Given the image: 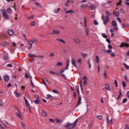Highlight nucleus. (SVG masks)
Returning <instances> with one entry per match:
<instances>
[{
    "instance_id": "nucleus-1",
    "label": "nucleus",
    "mask_w": 129,
    "mask_h": 129,
    "mask_svg": "<svg viewBox=\"0 0 129 129\" xmlns=\"http://www.w3.org/2000/svg\"><path fill=\"white\" fill-rule=\"evenodd\" d=\"M76 89H77V92L79 95V100L77 104L76 105V107H78V106L81 104L82 99L81 96H80V92H79V85L76 86Z\"/></svg>"
},
{
    "instance_id": "nucleus-2",
    "label": "nucleus",
    "mask_w": 129,
    "mask_h": 129,
    "mask_svg": "<svg viewBox=\"0 0 129 129\" xmlns=\"http://www.w3.org/2000/svg\"><path fill=\"white\" fill-rule=\"evenodd\" d=\"M1 12L4 19L5 20H10V17L8 16V14H7V12L5 9L2 10Z\"/></svg>"
},
{
    "instance_id": "nucleus-3",
    "label": "nucleus",
    "mask_w": 129,
    "mask_h": 129,
    "mask_svg": "<svg viewBox=\"0 0 129 129\" xmlns=\"http://www.w3.org/2000/svg\"><path fill=\"white\" fill-rule=\"evenodd\" d=\"M106 14L107 15L106 16V20H104V24L105 25H106L107 23H109V16H110V13L108 11H106Z\"/></svg>"
},
{
    "instance_id": "nucleus-4",
    "label": "nucleus",
    "mask_w": 129,
    "mask_h": 129,
    "mask_svg": "<svg viewBox=\"0 0 129 129\" xmlns=\"http://www.w3.org/2000/svg\"><path fill=\"white\" fill-rule=\"evenodd\" d=\"M25 99V104L27 107V108L29 109V111L31 112V109H30V103H29V102L28 101V100L24 97Z\"/></svg>"
},
{
    "instance_id": "nucleus-5",
    "label": "nucleus",
    "mask_w": 129,
    "mask_h": 129,
    "mask_svg": "<svg viewBox=\"0 0 129 129\" xmlns=\"http://www.w3.org/2000/svg\"><path fill=\"white\" fill-rule=\"evenodd\" d=\"M111 25L113 27H115L114 28V30H115V31H117V23L115 21H113L111 23Z\"/></svg>"
},
{
    "instance_id": "nucleus-6",
    "label": "nucleus",
    "mask_w": 129,
    "mask_h": 129,
    "mask_svg": "<svg viewBox=\"0 0 129 129\" xmlns=\"http://www.w3.org/2000/svg\"><path fill=\"white\" fill-rule=\"evenodd\" d=\"M71 63L73 66L75 67V68H77V65L76 64V61H75V59H71Z\"/></svg>"
},
{
    "instance_id": "nucleus-7",
    "label": "nucleus",
    "mask_w": 129,
    "mask_h": 129,
    "mask_svg": "<svg viewBox=\"0 0 129 129\" xmlns=\"http://www.w3.org/2000/svg\"><path fill=\"white\" fill-rule=\"evenodd\" d=\"M74 41L75 43H77V44H80L81 43V40L76 37L74 38Z\"/></svg>"
},
{
    "instance_id": "nucleus-8",
    "label": "nucleus",
    "mask_w": 129,
    "mask_h": 129,
    "mask_svg": "<svg viewBox=\"0 0 129 129\" xmlns=\"http://www.w3.org/2000/svg\"><path fill=\"white\" fill-rule=\"evenodd\" d=\"M28 43L29 45H30V47L28 48V49H32V47H33V44L35 43V41H28Z\"/></svg>"
},
{
    "instance_id": "nucleus-9",
    "label": "nucleus",
    "mask_w": 129,
    "mask_h": 129,
    "mask_svg": "<svg viewBox=\"0 0 129 129\" xmlns=\"http://www.w3.org/2000/svg\"><path fill=\"white\" fill-rule=\"evenodd\" d=\"M60 31L58 30H54L52 33H49V35H54V34H59Z\"/></svg>"
},
{
    "instance_id": "nucleus-10",
    "label": "nucleus",
    "mask_w": 129,
    "mask_h": 129,
    "mask_svg": "<svg viewBox=\"0 0 129 129\" xmlns=\"http://www.w3.org/2000/svg\"><path fill=\"white\" fill-rule=\"evenodd\" d=\"M14 30H13V29H9L8 31V33L10 36H13V35H14Z\"/></svg>"
},
{
    "instance_id": "nucleus-11",
    "label": "nucleus",
    "mask_w": 129,
    "mask_h": 129,
    "mask_svg": "<svg viewBox=\"0 0 129 129\" xmlns=\"http://www.w3.org/2000/svg\"><path fill=\"white\" fill-rule=\"evenodd\" d=\"M42 80L43 81V83L44 85H45V86H47V84L46 83V82H47V83H50L49 81H48V80H47L45 78L42 79Z\"/></svg>"
},
{
    "instance_id": "nucleus-12",
    "label": "nucleus",
    "mask_w": 129,
    "mask_h": 129,
    "mask_svg": "<svg viewBox=\"0 0 129 129\" xmlns=\"http://www.w3.org/2000/svg\"><path fill=\"white\" fill-rule=\"evenodd\" d=\"M4 79L6 82H8V81H10V78L9 77V76H5Z\"/></svg>"
},
{
    "instance_id": "nucleus-13",
    "label": "nucleus",
    "mask_w": 129,
    "mask_h": 129,
    "mask_svg": "<svg viewBox=\"0 0 129 129\" xmlns=\"http://www.w3.org/2000/svg\"><path fill=\"white\" fill-rule=\"evenodd\" d=\"M70 64V60L67 59V66L64 69V70H67L68 69V67H69V64Z\"/></svg>"
},
{
    "instance_id": "nucleus-14",
    "label": "nucleus",
    "mask_w": 129,
    "mask_h": 129,
    "mask_svg": "<svg viewBox=\"0 0 129 129\" xmlns=\"http://www.w3.org/2000/svg\"><path fill=\"white\" fill-rule=\"evenodd\" d=\"M24 77L25 78H26V79H29V77H30V78H32V77L30 76V74H28L27 73H25Z\"/></svg>"
},
{
    "instance_id": "nucleus-15",
    "label": "nucleus",
    "mask_w": 129,
    "mask_h": 129,
    "mask_svg": "<svg viewBox=\"0 0 129 129\" xmlns=\"http://www.w3.org/2000/svg\"><path fill=\"white\" fill-rule=\"evenodd\" d=\"M89 9H90V11H94V10H95V9H96V6L95 5H93V6H89Z\"/></svg>"
},
{
    "instance_id": "nucleus-16",
    "label": "nucleus",
    "mask_w": 129,
    "mask_h": 129,
    "mask_svg": "<svg viewBox=\"0 0 129 129\" xmlns=\"http://www.w3.org/2000/svg\"><path fill=\"white\" fill-rule=\"evenodd\" d=\"M120 47L121 48H122V47H128V44L126 43H122L121 45H120Z\"/></svg>"
},
{
    "instance_id": "nucleus-17",
    "label": "nucleus",
    "mask_w": 129,
    "mask_h": 129,
    "mask_svg": "<svg viewBox=\"0 0 129 129\" xmlns=\"http://www.w3.org/2000/svg\"><path fill=\"white\" fill-rule=\"evenodd\" d=\"M106 120H107V123H108V124H111L112 123V119H110L109 121L108 116L106 117Z\"/></svg>"
},
{
    "instance_id": "nucleus-18",
    "label": "nucleus",
    "mask_w": 129,
    "mask_h": 129,
    "mask_svg": "<svg viewBox=\"0 0 129 129\" xmlns=\"http://www.w3.org/2000/svg\"><path fill=\"white\" fill-rule=\"evenodd\" d=\"M73 123H70V122H67L66 123V127H70V126H73Z\"/></svg>"
},
{
    "instance_id": "nucleus-19",
    "label": "nucleus",
    "mask_w": 129,
    "mask_h": 129,
    "mask_svg": "<svg viewBox=\"0 0 129 129\" xmlns=\"http://www.w3.org/2000/svg\"><path fill=\"white\" fill-rule=\"evenodd\" d=\"M14 94L15 96H16V97H20V96H21V94L18 93V91H15L14 92Z\"/></svg>"
},
{
    "instance_id": "nucleus-20",
    "label": "nucleus",
    "mask_w": 129,
    "mask_h": 129,
    "mask_svg": "<svg viewBox=\"0 0 129 129\" xmlns=\"http://www.w3.org/2000/svg\"><path fill=\"white\" fill-rule=\"evenodd\" d=\"M95 61L96 63H99V57H98V56H95Z\"/></svg>"
},
{
    "instance_id": "nucleus-21",
    "label": "nucleus",
    "mask_w": 129,
    "mask_h": 129,
    "mask_svg": "<svg viewBox=\"0 0 129 129\" xmlns=\"http://www.w3.org/2000/svg\"><path fill=\"white\" fill-rule=\"evenodd\" d=\"M105 89H106V90H108V91H110V88H109V85L108 84H106L105 85Z\"/></svg>"
},
{
    "instance_id": "nucleus-22",
    "label": "nucleus",
    "mask_w": 129,
    "mask_h": 129,
    "mask_svg": "<svg viewBox=\"0 0 129 129\" xmlns=\"http://www.w3.org/2000/svg\"><path fill=\"white\" fill-rule=\"evenodd\" d=\"M34 102L35 103V104H40V99H36L34 101Z\"/></svg>"
},
{
    "instance_id": "nucleus-23",
    "label": "nucleus",
    "mask_w": 129,
    "mask_h": 129,
    "mask_svg": "<svg viewBox=\"0 0 129 129\" xmlns=\"http://www.w3.org/2000/svg\"><path fill=\"white\" fill-rule=\"evenodd\" d=\"M77 121H78V119H76L75 121L74 124H73V126L70 128H69V129L74 128V127H75V125H76V123H77Z\"/></svg>"
},
{
    "instance_id": "nucleus-24",
    "label": "nucleus",
    "mask_w": 129,
    "mask_h": 129,
    "mask_svg": "<svg viewBox=\"0 0 129 129\" xmlns=\"http://www.w3.org/2000/svg\"><path fill=\"white\" fill-rule=\"evenodd\" d=\"M21 125L22 126H23V127H24V128L27 129L28 128V126H27V125H26V124H25V123L24 122H21Z\"/></svg>"
},
{
    "instance_id": "nucleus-25",
    "label": "nucleus",
    "mask_w": 129,
    "mask_h": 129,
    "mask_svg": "<svg viewBox=\"0 0 129 129\" xmlns=\"http://www.w3.org/2000/svg\"><path fill=\"white\" fill-rule=\"evenodd\" d=\"M34 4H35L36 7H37V8H41L42 7L41 4H40V3H39L38 2H35Z\"/></svg>"
},
{
    "instance_id": "nucleus-26",
    "label": "nucleus",
    "mask_w": 129,
    "mask_h": 129,
    "mask_svg": "<svg viewBox=\"0 0 129 129\" xmlns=\"http://www.w3.org/2000/svg\"><path fill=\"white\" fill-rule=\"evenodd\" d=\"M2 45L4 46V47H7V46H9V42H3Z\"/></svg>"
},
{
    "instance_id": "nucleus-27",
    "label": "nucleus",
    "mask_w": 129,
    "mask_h": 129,
    "mask_svg": "<svg viewBox=\"0 0 129 129\" xmlns=\"http://www.w3.org/2000/svg\"><path fill=\"white\" fill-rule=\"evenodd\" d=\"M12 12L13 11H12V10L10 8H8L7 9V14H12Z\"/></svg>"
},
{
    "instance_id": "nucleus-28",
    "label": "nucleus",
    "mask_w": 129,
    "mask_h": 129,
    "mask_svg": "<svg viewBox=\"0 0 129 129\" xmlns=\"http://www.w3.org/2000/svg\"><path fill=\"white\" fill-rule=\"evenodd\" d=\"M56 41H58V42H60V43H63V44H65V41L63 40L62 39H56Z\"/></svg>"
},
{
    "instance_id": "nucleus-29",
    "label": "nucleus",
    "mask_w": 129,
    "mask_h": 129,
    "mask_svg": "<svg viewBox=\"0 0 129 129\" xmlns=\"http://www.w3.org/2000/svg\"><path fill=\"white\" fill-rule=\"evenodd\" d=\"M87 7H88V5L86 4H82L81 6V9H83V8H87Z\"/></svg>"
},
{
    "instance_id": "nucleus-30",
    "label": "nucleus",
    "mask_w": 129,
    "mask_h": 129,
    "mask_svg": "<svg viewBox=\"0 0 129 129\" xmlns=\"http://www.w3.org/2000/svg\"><path fill=\"white\" fill-rule=\"evenodd\" d=\"M88 65L89 66V69H91V63H90V59H88Z\"/></svg>"
},
{
    "instance_id": "nucleus-31",
    "label": "nucleus",
    "mask_w": 129,
    "mask_h": 129,
    "mask_svg": "<svg viewBox=\"0 0 129 129\" xmlns=\"http://www.w3.org/2000/svg\"><path fill=\"white\" fill-rule=\"evenodd\" d=\"M66 14H74V11L72 10H69L66 12Z\"/></svg>"
},
{
    "instance_id": "nucleus-32",
    "label": "nucleus",
    "mask_w": 129,
    "mask_h": 129,
    "mask_svg": "<svg viewBox=\"0 0 129 129\" xmlns=\"http://www.w3.org/2000/svg\"><path fill=\"white\" fill-rule=\"evenodd\" d=\"M124 79H125V81H126L127 82H129V80H128V79H127V77L126 76V74L124 75Z\"/></svg>"
},
{
    "instance_id": "nucleus-33",
    "label": "nucleus",
    "mask_w": 129,
    "mask_h": 129,
    "mask_svg": "<svg viewBox=\"0 0 129 129\" xmlns=\"http://www.w3.org/2000/svg\"><path fill=\"white\" fill-rule=\"evenodd\" d=\"M56 121L57 122V123H61V122H62V120L59 119V118H57L56 119Z\"/></svg>"
},
{
    "instance_id": "nucleus-34",
    "label": "nucleus",
    "mask_w": 129,
    "mask_h": 129,
    "mask_svg": "<svg viewBox=\"0 0 129 129\" xmlns=\"http://www.w3.org/2000/svg\"><path fill=\"white\" fill-rule=\"evenodd\" d=\"M60 10V8H58L57 9V10H54V14H58V13H59Z\"/></svg>"
},
{
    "instance_id": "nucleus-35",
    "label": "nucleus",
    "mask_w": 129,
    "mask_h": 129,
    "mask_svg": "<svg viewBox=\"0 0 129 129\" xmlns=\"http://www.w3.org/2000/svg\"><path fill=\"white\" fill-rule=\"evenodd\" d=\"M70 4V0H68L66 3L65 4L66 7H68Z\"/></svg>"
},
{
    "instance_id": "nucleus-36",
    "label": "nucleus",
    "mask_w": 129,
    "mask_h": 129,
    "mask_svg": "<svg viewBox=\"0 0 129 129\" xmlns=\"http://www.w3.org/2000/svg\"><path fill=\"white\" fill-rule=\"evenodd\" d=\"M47 98H48V99H51L52 98H53V96H52L50 94H48L47 95Z\"/></svg>"
},
{
    "instance_id": "nucleus-37",
    "label": "nucleus",
    "mask_w": 129,
    "mask_h": 129,
    "mask_svg": "<svg viewBox=\"0 0 129 129\" xmlns=\"http://www.w3.org/2000/svg\"><path fill=\"white\" fill-rule=\"evenodd\" d=\"M34 17L35 16H34V15H31L30 17L27 18V20H31L32 19H34Z\"/></svg>"
},
{
    "instance_id": "nucleus-38",
    "label": "nucleus",
    "mask_w": 129,
    "mask_h": 129,
    "mask_svg": "<svg viewBox=\"0 0 129 129\" xmlns=\"http://www.w3.org/2000/svg\"><path fill=\"white\" fill-rule=\"evenodd\" d=\"M81 55L83 56L84 58L87 57V53H81Z\"/></svg>"
},
{
    "instance_id": "nucleus-39",
    "label": "nucleus",
    "mask_w": 129,
    "mask_h": 129,
    "mask_svg": "<svg viewBox=\"0 0 129 129\" xmlns=\"http://www.w3.org/2000/svg\"><path fill=\"white\" fill-rule=\"evenodd\" d=\"M17 116H19L20 118H22V116L21 115V113L19 112V113H16Z\"/></svg>"
},
{
    "instance_id": "nucleus-40",
    "label": "nucleus",
    "mask_w": 129,
    "mask_h": 129,
    "mask_svg": "<svg viewBox=\"0 0 129 129\" xmlns=\"http://www.w3.org/2000/svg\"><path fill=\"white\" fill-rule=\"evenodd\" d=\"M122 87H125V86H126V84L125 83V82L124 81H122Z\"/></svg>"
},
{
    "instance_id": "nucleus-41",
    "label": "nucleus",
    "mask_w": 129,
    "mask_h": 129,
    "mask_svg": "<svg viewBox=\"0 0 129 129\" xmlns=\"http://www.w3.org/2000/svg\"><path fill=\"white\" fill-rule=\"evenodd\" d=\"M82 80H80V86L81 87V90H82Z\"/></svg>"
},
{
    "instance_id": "nucleus-42",
    "label": "nucleus",
    "mask_w": 129,
    "mask_h": 129,
    "mask_svg": "<svg viewBox=\"0 0 129 129\" xmlns=\"http://www.w3.org/2000/svg\"><path fill=\"white\" fill-rule=\"evenodd\" d=\"M123 65H124V67L126 68V69H129V66H127V64H126V63H123Z\"/></svg>"
},
{
    "instance_id": "nucleus-43",
    "label": "nucleus",
    "mask_w": 129,
    "mask_h": 129,
    "mask_svg": "<svg viewBox=\"0 0 129 129\" xmlns=\"http://www.w3.org/2000/svg\"><path fill=\"white\" fill-rule=\"evenodd\" d=\"M86 34L88 36L89 35V30L88 28H87L86 30H85Z\"/></svg>"
},
{
    "instance_id": "nucleus-44",
    "label": "nucleus",
    "mask_w": 129,
    "mask_h": 129,
    "mask_svg": "<svg viewBox=\"0 0 129 129\" xmlns=\"http://www.w3.org/2000/svg\"><path fill=\"white\" fill-rule=\"evenodd\" d=\"M42 114H43V115H44V116H47V113H46L45 111H42Z\"/></svg>"
},
{
    "instance_id": "nucleus-45",
    "label": "nucleus",
    "mask_w": 129,
    "mask_h": 129,
    "mask_svg": "<svg viewBox=\"0 0 129 129\" xmlns=\"http://www.w3.org/2000/svg\"><path fill=\"white\" fill-rule=\"evenodd\" d=\"M29 57H37V56L35 54H32L31 53H30L29 54Z\"/></svg>"
},
{
    "instance_id": "nucleus-46",
    "label": "nucleus",
    "mask_w": 129,
    "mask_h": 129,
    "mask_svg": "<svg viewBox=\"0 0 129 129\" xmlns=\"http://www.w3.org/2000/svg\"><path fill=\"white\" fill-rule=\"evenodd\" d=\"M56 65L60 67V66H62V63L61 62H58L57 63Z\"/></svg>"
},
{
    "instance_id": "nucleus-47",
    "label": "nucleus",
    "mask_w": 129,
    "mask_h": 129,
    "mask_svg": "<svg viewBox=\"0 0 129 129\" xmlns=\"http://www.w3.org/2000/svg\"><path fill=\"white\" fill-rule=\"evenodd\" d=\"M50 57H54L55 56V53L54 52H51L49 54Z\"/></svg>"
},
{
    "instance_id": "nucleus-48",
    "label": "nucleus",
    "mask_w": 129,
    "mask_h": 129,
    "mask_svg": "<svg viewBox=\"0 0 129 129\" xmlns=\"http://www.w3.org/2000/svg\"><path fill=\"white\" fill-rule=\"evenodd\" d=\"M120 12L122 14H124L125 13V11L124 10H123L122 9H120Z\"/></svg>"
},
{
    "instance_id": "nucleus-49",
    "label": "nucleus",
    "mask_w": 129,
    "mask_h": 129,
    "mask_svg": "<svg viewBox=\"0 0 129 129\" xmlns=\"http://www.w3.org/2000/svg\"><path fill=\"white\" fill-rule=\"evenodd\" d=\"M114 84L116 87H118V85H117V81H116V80H114Z\"/></svg>"
},
{
    "instance_id": "nucleus-50",
    "label": "nucleus",
    "mask_w": 129,
    "mask_h": 129,
    "mask_svg": "<svg viewBox=\"0 0 129 129\" xmlns=\"http://www.w3.org/2000/svg\"><path fill=\"white\" fill-rule=\"evenodd\" d=\"M102 36L103 38H107V35L105 34V33H103Z\"/></svg>"
},
{
    "instance_id": "nucleus-51",
    "label": "nucleus",
    "mask_w": 129,
    "mask_h": 129,
    "mask_svg": "<svg viewBox=\"0 0 129 129\" xmlns=\"http://www.w3.org/2000/svg\"><path fill=\"white\" fill-rule=\"evenodd\" d=\"M94 24L95 25V26H97V25H98V22H97V21L94 20Z\"/></svg>"
},
{
    "instance_id": "nucleus-52",
    "label": "nucleus",
    "mask_w": 129,
    "mask_h": 129,
    "mask_svg": "<svg viewBox=\"0 0 129 129\" xmlns=\"http://www.w3.org/2000/svg\"><path fill=\"white\" fill-rule=\"evenodd\" d=\"M78 63H80V64H81L82 63V59L81 58H80L78 60Z\"/></svg>"
},
{
    "instance_id": "nucleus-53",
    "label": "nucleus",
    "mask_w": 129,
    "mask_h": 129,
    "mask_svg": "<svg viewBox=\"0 0 129 129\" xmlns=\"http://www.w3.org/2000/svg\"><path fill=\"white\" fill-rule=\"evenodd\" d=\"M4 60H9V56H4Z\"/></svg>"
},
{
    "instance_id": "nucleus-54",
    "label": "nucleus",
    "mask_w": 129,
    "mask_h": 129,
    "mask_svg": "<svg viewBox=\"0 0 129 129\" xmlns=\"http://www.w3.org/2000/svg\"><path fill=\"white\" fill-rule=\"evenodd\" d=\"M97 118L98 119H101V118H102V117L101 116V115H98V116H97Z\"/></svg>"
},
{
    "instance_id": "nucleus-55",
    "label": "nucleus",
    "mask_w": 129,
    "mask_h": 129,
    "mask_svg": "<svg viewBox=\"0 0 129 129\" xmlns=\"http://www.w3.org/2000/svg\"><path fill=\"white\" fill-rule=\"evenodd\" d=\"M35 25H36V22L35 21L32 22L30 24L31 26H35Z\"/></svg>"
},
{
    "instance_id": "nucleus-56",
    "label": "nucleus",
    "mask_w": 129,
    "mask_h": 129,
    "mask_svg": "<svg viewBox=\"0 0 129 129\" xmlns=\"http://www.w3.org/2000/svg\"><path fill=\"white\" fill-rule=\"evenodd\" d=\"M119 12H116L115 13V17H119Z\"/></svg>"
},
{
    "instance_id": "nucleus-57",
    "label": "nucleus",
    "mask_w": 129,
    "mask_h": 129,
    "mask_svg": "<svg viewBox=\"0 0 129 129\" xmlns=\"http://www.w3.org/2000/svg\"><path fill=\"white\" fill-rule=\"evenodd\" d=\"M49 73H50L51 74H53V76L55 75V74H58L57 73H55L54 72H52V71H50Z\"/></svg>"
},
{
    "instance_id": "nucleus-58",
    "label": "nucleus",
    "mask_w": 129,
    "mask_h": 129,
    "mask_svg": "<svg viewBox=\"0 0 129 129\" xmlns=\"http://www.w3.org/2000/svg\"><path fill=\"white\" fill-rule=\"evenodd\" d=\"M7 67H10V68H12V67H13V65H12V64H8L7 65Z\"/></svg>"
},
{
    "instance_id": "nucleus-59",
    "label": "nucleus",
    "mask_w": 129,
    "mask_h": 129,
    "mask_svg": "<svg viewBox=\"0 0 129 129\" xmlns=\"http://www.w3.org/2000/svg\"><path fill=\"white\" fill-rule=\"evenodd\" d=\"M4 105V103L3 102V100L0 99V106H3Z\"/></svg>"
},
{
    "instance_id": "nucleus-60",
    "label": "nucleus",
    "mask_w": 129,
    "mask_h": 129,
    "mask_svg": "<svg viewBox=\"0 0 129 129\" xmlns=\"http://www.w3.org/2000/svg\"><path fill=\"white\" fill-rule=\"evenodd\" d=\"M83 80H84V81H87V77H86V76H84L83 78Z\"/></svg>"
},
{
    "instance_id": "nucleus-61",
    "label": "nucleus",
    "mask_w": 129,
    "mask_h": 129,
    "mask_svg": "<svg viewBox=\"0 0 129 129\" xmlns=\"http://www.w3.org/2000/svg\"><path fill=\"white\" fill-rule=\"evenodd\" d=\"M110 55L112 56V57H114V56H115V53L114 52L111 53Z\"/></svg>"
},
{
    "instance_id": "nucleus-62",
    "label": "nucleus",
    "mask_w": 129,
    "mask_h": 129,
    "mask_svg": "<svg viewBox=\"0 0 129 129\" xmlns=\"http://www.w3.org/2000/svg\"><path fill=\"white\" fill-rule=\"evenodd\" d=\"M126 101H127V99H126V98H124L123 100V103H125V102H126Z\"/></svg>"
},
{
    "instance_id": "nucleus-63",
    "label": "nucleus",
    "mask_w": 129,
    "mask_h": 129,
    "mask_svg": "<svg viewBox=\"0 0 129 129\" xmlns=\"http://www.w3.org/2000/svg\"><path fill=\"white\" fill-rule=\"evenodd\" d=\"M122 28H126V25H125V24H124L123 23H122V25H121Z\"/></svg>"
},
{
    "instance_id": "nucleus-64",
    "label": "nucleus",
    "mask_w": 129,
    "mask_h": 129,
    "mask_svg": "<svg viewBox=\"0 0 129 129\" xmlns=\"http://www.w3.org/2000/svg\"><path fill=\"white\" fill-rule=\"evenodd\" d=\"M84 24H85V27L86 28V18H85V20H84Z\"/></svg>"
}]
</instances>
